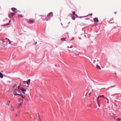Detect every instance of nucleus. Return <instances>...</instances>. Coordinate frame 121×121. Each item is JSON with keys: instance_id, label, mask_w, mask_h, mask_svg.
I'll list each match as a JSON object with an SVG mask.
<instances>
[{"instance_id": "nucleus-1", "label": "nucleus", "mask_w": 121, "mask_h": 121, "mask_svg": "<svg viewBox=\"0 0 121 121\" xmlns=\"http://www.w3.org/2000/svg\"><path fill=\"white\" fill-rule=\"evenodd\" d=\"M9 40L8 39H5L4 40H0V45L4 47L5 46L7 45L8 44V42H9Z\"/></svg>"}, {"instance_id": "nucleus-2", "label": "nucleus", "mask_w": 121, "mask_h": 121, "mask_svg": "<svg viewBox=\"0 0 121 121\" xmlns=\"http://www.w3.org/2000/svg\"><path fill=\"white\" fill-rule=\"evenodd\" d=\"M18 91H20V90H21V91H22V92L23 94H25V92L26 91V89H24L22 87H20V86H18Z\"/></svg>"}, {"instance_id": "nucleus-3", "label": "nucleus", "mask_w": 121, "mask_h": 121, "mask_svg": "<svg viewBox=\"0 0 121 121\" xmlns=\"http://www.w3.org/2000/svg\"><path fill=\"white\" fill-rule=\"evenodd\" d=\"M23 100L22 99H18V101L19 102H20V101H21V103H19L18 104V105L19 107H22V102H23Z\"/></svg>"}, {"instance_id": "nucleus-4", "label": "nucleus", "mask_w": 121, "mask_h": 121, "mask_svg": "<svg viewBox=\"0 0 121 121\" xmlns=\"http://www.w3.org/2000/svg\"><path fill=\"white\" fill-rule=\"evenodd\" d=\"M95 23H97L98 22V20L97 18H95L93 19Z\"/></svg>"}, {"instance_id": "nucleus-5", "label": "nucleus", "mask_w": 121, "mask_h": 121, "mask_svg": "<svg viewBox=\"0 0 121 121\" xmlns=\"http://www.w3.org/2000/svg\"><path fill=\"white\" fill-rule=\"evenodd\" d=\"M16 90L15 91H14L13 92V94L15 95H19V94L17 93V92L16 91H18V90Z\"/></svg>"}, {"instance_id": "nucleus-6", "label": "nucleus", "mask_w": 121, "mask_h": 121, "mask_svg": "<svg viewBox=\"0 0 121 121\" xmlns=\"http://www.w3.org/2000/svg\"><path fill=\"white\" fill-rule=\"evenodd\" d=\"M50 17H52L53 16V14L52 12H50L48 15Z\"/></svg>"}, {"instance_id": "nucleus-7", "label": "nucleus", "mask_w": 121, "mask_h": 121, "mask_svg": "<svg viewBox=\"0 0 121 121\" xmlns=\"http://www.w3.org/2000/svg\"><path fill=\"white\" fill-rule=\"evenodd\" d=\"M34 21L33 20H30L28 22V23L30 24H32L34 22Z\"/></svg>"}, {"instance_id": "nucleus-8", "label": "nucleus", "mask_w": 121, "mask_h": 121, "mask_svg": "<svg viewBox=\"0 0 121 121\" xmlns=\"http://www.w3.org/2000/svg\"><path fill=\"white\" fill-rule=\"evenodd\" d=\"M30 79H29L27 81H26V83L28 84V85H29L30 84Z\"/></svg>"}, {"instance_id": "nucleus-9", "label": "nucleus", "mask_w": 121, "mask_h": 121, "mask_svg": "<svg viewBox=\"0 0 121 121\" xmlns=\"http://www.w3.org/2000/svg\"><path fill=\"white\" fill-rule=\"evenodd\" d=\"M96 68L97 69H99V70H101V69L100 67L98 65H97L96 66Z\"/></svg>"}, {"instance_id": "nucleus-10", "label": "nucleus", "mask_w": 121, "mask_h": 121, "mask_svg": "<svg viewBox=\"0 0 121 121\" xmlns=\"http://www.w3.org/2000/svg\"><path fill=\"white\" fill-rule=\"evenodd\" d=\"M50 17L48 15L46 18V21H48L50 18Z\"/></svg>"}, {"instance_id": "nucleus-11", "label": "nucleus", "mask_w": 121, "mask_h": 121, "mask_svg": "<svg viewBox=\"0 0 121 121\" xmlns=\"http://www.w3.org/2000/svg\"><path fill=\"white\" fill-rule=\"evenodd\" d=\"M97 104H98V106L99 107H100V105L99 104V101L98 99V98L97 99Z\"/></svg>"}, {"instance_id": "nucleus-12", "label": "nucleus", "mask_w": 121, "mask_h": 121, "mask_svg": "<svg viewBox=\"0 0 121 121\" xmlns=\"http://www.w3.org/2000/svg\"><path fill=\"white\" fill-rule=\"evenodd\" d=\"M3 77V74L1 73L0 72V78H2Z\"/></svg>"}, {"instance_id": "nucleus-13", "label": "nucleus", "mask_w": 121, "mask_h": 121, "mask_svg": "<svg viewBox=\"0 0 121 121\" xmlns=\"http://www.w3.org/2000/svg\"><path fill=\"white\" fill-rule=\"evenodd\" d=\"M12 10L13 11V12H15V11L16 10V8H11Z\"/></svg>"}, {"instance_id": "nucleus-14", "label": "nucleus", "mask_w": 121, "mask_h": 121, "mask_svg": "<svg viewBox=\"0 0 121 121\" xmlns=\"http://www.w3.org/2000/svg\"><path fill=\"white\" fill-rule=\"evenodd\" d=\"M18 16L19 17H23V16L22 15L20 14H19L18 15Z\"/></svg>"}, {"instance_id": "nucleus-15", "label": "nucleus", "mask_w": 121, "mask_h": 121, "mask_svg": "<svg viewBox=\"0 0 121 121\" xmlns=\"http://www.w3.org/2000/svg\"><path fill=\"white\" fill-rule=\"evenodd\" d=\"M100 97L104 98H105V97H104V96L103 95H100V96H98L97 98H98V99Z\"/></svg>"}, {"instance_id": "nucleus-16", "label": "nucleus", "mask_w": 121, "mask_h": 121, "mask_svg": "<svg viewBox=\"0 0 121 121\" xmlns=\"http://www.w3.org/2000/svg\"><path fill=\"white\" fill-rule=\"evenodd\" d=\"M66 39V38H62L61 39V40L62 41H63V40L66 41V40H65Z\"/></svg>"}, {"instance_id": "nucleus-17", "label": "nucleus", "mask_w": 121, "mask_h": 121, "mask_svg": "<svg viewBox=\"0 0 121 121\" xmlns=\"http://www.w3.org/2000/svg\"><path fill=\"white\" fill-rule=\"evenodd\" d=\"M10 101H7V102L6 103L8 105H9L10 104Z\"/></svg>"}, {"instance_id": "nucleus-18", "label": "nucleus", "mask_w": 121, "mask_h": 121, "mask_svg": "<svg viewBox=\"0 0 121 121\" xmlns=\"http://www.w3.org/2000/svg\"><path fill=\"white\" fill-rule=\"evenodd\" d=\"M10 14L11 15V16H13L15 14V13H10Z\"/></svg>"}, {"instance_id": "nucleus-19", "label": "nucleus", "mask_w": 121, "mask_h": 121, "mask_svg": "<svg viewBox=\"0 0 121 121\" xmlns=\"http://www.w3.org/2000/svg\"><path fill=\"white\" fill-rule=\"evenodd\" d=\"M72 18L73 20H75V16H72Z\"/></svg>"}, {"instance_id": "nucleus-20", "label": "nucleus", "mask_w": 121, "mask_h": 121, "mask_svg": "<svg viewBox=\"0 0 121 121\" xmlns=\"http://www.w3.org/2000/svg\"><path fill=\"white\" fill-rule=\"evenodd\" d=\"M26 84V82L25 81H24L23 82V85H24V84L25 85Z\"/></svg>"}, {"instance_id": "nucleus-21", "label": "nucleus", "mask_w": 121, "mask_h": 121, "mask_svg": "<svg viewBox=\"0 0 121 121\" xmlns=\"http://www.w3.org/2000/svg\"><path fill=\"white\" fill-rule=\"evenodd\" d=\"M11 16H12L10 14H9V18H11Z\"/></svg>"}, {"instance_id": "nucleus-22", "label": "nucleus", "mask_w": 121, "mask_h": 121, "mask_svg": "<svg viewBox=\"0 0 121 121\" xmlns=\"http://www.w3.org/2000/svg\"><path fill=\"white\" fill-rule=\"evenodd\" d=\"M104 98L105 99H107V103L108 104L109 103V102H108V99H107V98Z\"/></svg>"}, {"instance_id": "nucleus-23", "label": "nucleus", "mask_w": 121, "mask_h": 121, "mask_svg": "<svg viewBox=\"0 0 121 121\" xmlns=\"http://www.w3.org/2000/svg\"><path fill=\"white\" fill-rule=\"evenodd\" d=\"M73 15H75L76 14H75V13L74 12H73Z\"/></svg>"}, {"instance_id": "nucleus-24", "label": "nucleus", "mask_w": 121, "mask_h": 121, "mask_svg": "<svg viewBox=\"0 0 121 121\" xmlns=\"http://www.w3.org/2000/svg\"><path fill=\"white\" fill-rule=\"evenodd\" d=\"M22 97L24 99H25V96H23V95L22 96Z\"/></svg>"}, {"instance_id": "nucleus-25", "label": "nucleus", "mask_w": 121, "mask_h": 121, "mask_svg": "<svg viewBox=\"0 0 121 121\" xmlns=\"http://www.w3.org/2000/svg\"><path fill=\"white\" fill-rule=\"evenodd\" d=\"M11 107H12V108L11 109V110L12 111H13V110H14V109L13 108L12 106L11 105Z\"/></svg>"}, {"instance_id": "nucleus-26", "label": "nucleus", "mask_w": 121, "mask_h": 121, "mask_svg": "<svg viewBox=\"0 0 121 121\" xmlns=\"http://www.w3.org/2000/svg\"><path fill=\"white\" fill-rule=\"evenodd\" d=\"M117 119L118 120V121H119L121 120L120 119V118H118Z\"/></svg>"}, {"instance_id": "nucleus-27", "label": "nucleus", "mask_w": 121, "mask_h": 121, "mask_svg": "<svg viewBox=\"0 0 121 121\" xmlns=\"http://www.w3.org/2000/svg\"><path fill=\"white\" fill-rule=\"evenodd\" d=\"M19 95L20 96H21L22 97V96H23L22 95V94H19V95Z\"/></svg>"}, {"instance_id": "nucleus-28", "label": "nucleus", "mask_w": 121, "mask_h": 121, "mask_svg": "<svg viewBox=\"0 0 121 121\" xmlns=\"http://www.w3.org/2000/svg\"><path fill=\"white\" fill-rule=\"evenodd\" d=\"M75 16H76V17H78V16L77 15V14H75Z\"/></svg>"}, {"instance_id": "nucleus-29", "label": "nucleus", "mask_w": 121, "mask_h": 121, "mask_svg": "<svg viewBox=\"0 0 121 121\" xmlns=\"http://www.w3.org/2000/svg\"><path fill=\"white\" fill-rule=\"evenodd\" d=\"M9 24V23H7V24H6V25H4V26L8 25Z\"/></svg>"}, {"instance_id": "nucleus-30", "label": "nucleus", "mask_w": 121, "mask_h": 121, "mask_svg": "<svg viewBox=\"0 0 121 121\" xmlns=\"http://www.w3.org/2000/svg\"><path fill=\"white\" fill-rule=\"evenodd\" d=\"M16 86V85H15L14 86H13V87H15Z\"/></svg>"}, {"instance_id": "nucleus-31", "label": "nucleus", "mask_w": 121, "mask_h": 121, "mask_svg": "<svg viewBox=\"0 0 121 121\" xmlns=\"http://www.w3.org/2000/svg\"><path fill=\"white\" fill-rule=\"evenodd\" d=\"M73 47L72 46V45H71V46H70V48H72Z\"/></svg>"}, {"instance_id": "nucleus-32", "label": "nucleus", "mask_w": 121, "mask_h": 121, "mask_svg": "<svg viewBox=\"0 0 121 121\" xmlns=\"http://www.w3.org/2000/svg\"><path fill=\"white\" fill-rule=\"evenodd\" d=\"M92 13L90 14H89V15H90L91 16H92Z\"/></svg>"}, {"instance_id": "nucleus-33", "label": "nucleus", "mask_w": 121, "mask_h": 121, "mask_svg": "<svg viewBox=\"0 0 121 121\" xmlns=\"http://www.w3.org/2000/svg\"><path fill=\"white\" fill-rule=\"evenodd\" d=\"M74 39V38H72V39H71V40H73V39Z\"/></svg>"}, {"instance_id": "nucleus-34", "label": "nucleus", "mask_w": 121, "mask_h": 121, "mask_svg": "<svg viewBox=\"0 0 121 121\" xmlns=\"http://www.w3.org/2000/svg\"><path fill=\"white\" fill-rule=\"evenodd\" d=\"M11 20H9V22H11Z\"/></svg>"}, {"instance_id": "nucleus-35", "label": "nucleus", "mask_w": 121, "mask_h": 121, "mask_svg": "<svg viewBox=\"0 0 121 121\" xmlns=\"http://www.w3.org/2000/svg\"><path fill=\"white\" fill-rule=\"evenodd\" d=\"M91 93H90L89 94V95L90 96L91 95Z\"/></svg>"}, {"instance_id": "nucleus-36", "label": "nucleus", "mask_w": 121, "mask_h": 121, "mask_svg": "<svg viewBox=\"0 0 121 121\" xmlns=\"http://www.w3.org/2000/svg\"><path fill=\"white\" fill-rule=\"evenodd\" d=\"M82 17H79L80 18H82Z\"/></svg>"}, {"instance_id": "nucleus-37", "label": "nucleus", "mask_w": 121, "mask_h": 121, "mask_svg": "<svg viewBox=\"0 0 121 121\" xmlns=\"http://www.w3.org/2000/svg\"><path fill=\"white\" fill-rule=\"evenodd\" d=\"M67 48H69V46H68V47H67Z\"/></svg>"}, {"instance_id": "nucleus-38", "label": "nucleus", "mask_w": 121, "mask_h": 121, "mask_svg": "<svg viewBox=\"0 0 121 121\" xmlns=\"http://www.w3.org/2000/svg\"><path fill=\"white\" fill-rule=\"evenodd\" d=\"M39 119H40V117H39Z\"/></svg>"}, {"instance_id": "nucleus-39", "label": "nucleus", "mask_w": 121, "mask_h": 121, "mask_svg": "<svg viewBox=\"0 0 121 121\" xmlns=\"http://www.w3.org/2000/svg\"><path fill=\"white\" fill-rule=\"evenodd\" d=\"M86 17V16H83V17Z\"/></svg>"}, {"instance_id": "nucleus-40", "label": "nucleus", "mask_w": 121, "mask_h": 121, "mask_svg": "<svg viewBox=\"0 0 121 121\" xmlns=\"http://www.w3.org/2000/svg\"><path fill=\"white\" fill-rule=\"evenodd\" d=\"M76 55V56H78V55Z\"/></svg>"}, {"instance_id": "nucleus-41", "label": "nucleus", "mask_w": 121, "mask_h": 121, "mask_svg": "<svg viewBox=\"0 0 121 121\" xmlns=\"http://www.w3.org/2000/svg\"><path fill=\"white\" fill-rule=\"evenodd\" d=\"M103 89H105V88H103Z\"/></svg>"}]
</instances>
